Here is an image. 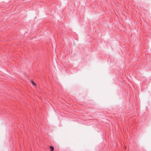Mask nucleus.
Returning <instances> with one entry per match:
<instances>
[{"instance_id":"f257e3e1","label":"nucleus","mask_w":151,"mask_h":151,"mask_svg":"<svg viewBox=\"0 0 151 151\" xmlns=\"http://www.w3.org/2000/svg\"><path fill=\"white\" fill-rule=\"evenodd\" d=\"M50 149L51 151H53L54 150V147L52 146H50Z\"/></svg>"},{"instance_id":"f03ea898","label":"nucleus","mask_w":151,"mask_h":151,"mask_svg":"<svg viewBox=\"0 0 151 151\" xmlns=\"http://www.w3.org/2000/svg\"><path fill=\"white\" fill-rule=\"evenodd\" d=\"M31 83H32L35 86H36V84L32 81H31Z\"/></svg>"},{"instance_id":"7ed1b4c3","label":"nucleus","mask_w":151,"mask_h":151,"mask_svg":"<svg viewBox=\"0 0 151 151\" xmlns=\"http://www.w3.org/2000/svg\"><path fill=\"white\" fill-rule=\"evenodd\" d=\"M126 147H125V149H126Z\"/></svg>"}]
</instances>
